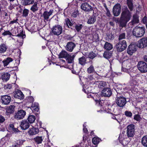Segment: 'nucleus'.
I'll use <instances>...</instances> for the list:
<instances>
[{
	"instance_id": "1",
	"label": "nucleus",
	"mask_w": 147,
	"mask_h": 147,
	"mask_svg": "<svg viewBox=\"0 0 147 147\" xmlns=\"http://www.w3.org/2000/svg\"><path fill=\"white\" fill-rule=\"evenodd\" d=\"M131 17V13L126 7L122 9L121 16L119 20L117 18L116 21L118 22L120 27L121 28L125 27L127 23L130 20Z\"/></svg>"
},
{
	"instance_id": "2",
	"label": "nucleus",
	"mask_w": 147,
	"mask_h": 147,
	"mask_svg": "<svg viewBox=\"0 0 147 147\" xmlns=\"http://www.w3.org/2000/svg\"><path fill=\"white\" fill-rule=\"evenodd\" d=\"M145 32V28L143 27H136L133 31L134 36L136 37H140L143 36Z\"/></svg>"
},
{
	"instance_id": "3",
	"label": "nucleus",
	"mask_w": 147,
	"mask_h": 147,
	"mask_svg": "<svg viewBox=\"0 0 147 147\" xmlns=\"http://www.w3.org/2000/svg\"><path fill=\"white\" fill-rule=\"evenodd\" d=\"M135 126L134 124L128 125L126 127V134L128 138H133L135 134Z\"/></svg>"
},
{
	"instance_id": "4",
	"label": "nucleus",
	"mask_w": 147,
	"mask_h": 147,
	"mask_svg": "<svg viewBox=\"0 0 147 147\" xmlns=\"http://www.w3.org/2000/svg\"><path fill=\"white\" fill-rule=\"evenodd\" d=\"M115 47L118 51L122 52L125 50L127 47L126 42L125 40L119 41L116 44Z\"/></svg>"
},
{
	"instance_id": "5",
	"label": "nucleus",
	"mask_w": 147,
	"mask_h": 147,
	"mask_svg": "<svg viewBox=\"0 0 147 147\" xmlns=\"http://www.w3.org/2000/svg\"><path fill=\"white\" fill-rule=\"evenodd\" d=\"M52 34L56 35L58 36L61 34L63 31L62 26L59 24H56L51 28Z\"/></svg>"
},
{
	"instance_id": "6",
	"label": "nucleus",
	"mask_w": 147,
	"mask_h": 147,
	"mask_svg": "<svg viewBox=\"0 0 147 147\" xmlns=\"http://www.w3.org/2000/svg\"><path fill=\"white\" fill-rule=\"evenodd\" d=\"M115 102L117 105L119 107L123 108L126 103V98L122 96L116 97Z\"/></svg>"
},
{
	"instance_id": "7",
	"label": "nucleus",
	"mask_w": 147,
	"mask_h": 147,
	"mask_svg": "<svg viewBox=\"0 0 147 147\" xmlns=\"http://www.w3.org/2000/svg\"><path fill=\"white\" fill-rule=\"evenodd\" d=\"M139 70L141 73L147 72V64L144 61H139L137 65Z\"/></svg>"
},
{
	"instance_id": "8",
	"label": "nucleus",
	"mask_w": 147,
	"mask_h": 147,
	"mask_svg": "<svg viewBox=\"0 0 147 147\" xmlns=\"http://www.w3.org/2000/svg\"><path fill=\"white\" fill-rule=\"evenodd\" d=\"M121 10V6L120 4L117 3L115 4L113 7V12L115 16H117L120 14Z\"/></svg>"
},
{
	"instance_id": "9",
	"label": "nucleus",
	"mask_w": 147,
	"mask_h": 147,
	"mask_svg": "<svg viewBox=\"0 0 147 147\" xmlns=\"http://www.w3.org/2000/svg\"><path fill=\"white\" fill-rule=\"evenodd\" d=\"M137 47L140 48H144L147 47V38L144 37L138 41Z\"/></svg>"
},
{
	"instance_id": "10",
	"label": "nucleus",
	"mask_w": 147,
	"mask_h": 147,
	"mask_svg": "<svg viewBox=\"0 0 147 147\" xmlns=\"http://www.w3.org/2000/svg\"><path fill=\"white\" fill-rule=\"evenodd\" d=\"M53 11V10H50L49 11H45L40 16V17H42L43 18L44 21L46 22L48 21L49 17L52 14Z\"/></svg>"
},
{
	"instance_id": "11",
	"label": "nucleus",
	"mask_w": 147,
	"mask_h": 147,
	"mask_svg": "<svg viewBox=\"0 0 147 147\" xmlns=\"http://www.w3.org/2000/svg\"><path fill=\"white\" fill-rule=\"evenodd\" d=\"M26 115V112L23 110H20L15 114L14 117L17 119H23Z\"/></svg>"
},
{
	"instance_id": "12",
	"label": "nucleus",
	"mask_w": 147,
	"mask_h": 147,
	"mask_svg": "<svg viewBox=\"0 0 147 147\" xmlns=\"http://www.w3.org/2000/svg\"><path fill=\"white\" fill-rule=\"evenodd\" d=\"M1 103L5 105H8L11 102V97L8 95H5L1 96Z\"/></svg>"
},
{
	"instance_id": "13",
	"label": "nucleus",
	"mask_w": 147,
	"mask_h": 147,
	"mask_svg": "<svg viewBox=\"0 0 147 147\" xmlns=\"http://www.w3.org/2000/svg\"><path fill=\"white\" fill-rule=\"evenodd\" d=\"M137 47L134 44L130 45L127 49V53L130 55H132L136 51Z\"/></svg>"
},
{
	"instance_id": "14",
	"label": "nucleus",
	"mask_w": 147,
	"mask_h": 147,
	"mask_svg": "<svg viewBox=\"0 0 147 147\" xmlns=\"http://www.w3.org/2000/svg\"><path fill=\"white\" fill-rule=\"evenodd\" d=\"M81 7L82 9L86 11H89L92 10V6L86 3H82Z\"/></svg>"
},
{
	"instance_id": "15",
	"label": "nucleus",
	"mask_w": 147,
	"mask_h": 147,
	"mask_svg": "<svg viewBox=\"0 0 147 147\" xmlns=\"http://www.w3.org/2000/svg\"><path fill=\"white\" fill-rule=\"evenodd\" d=\"M76 46L75 44L72 42H69L67 43L65 47V49L67 51L71 52L72 51Z\"/></svg>"
},
{
	"instance_id": "16",
	"label": "nucleus",
	"mask_w": 147,
	"mask_h": 147,
	"mask_svg": "<svg viewBox=\"0 0 147 147\" xmlns=\"http://www.w3.org/2000/svg\"><path fill=\"white\" fill-rule=\"evenodd\" d=\"M20 126L22 130H26L29 128L30 126L29 123L27 120H22L21 122Z\"/></svg>"
},
{
	"instance_id": "17",
	"label": "nucleus",
	"mask_w": 147,
	"mask_h": 147,
	"mask_svg": "<svg viewBox=\"0 0 147 147\" xmlns=\"http://www.w3.org/2000/svg\"><path fill=\"white\" fill-rule=\"evenodd\" d=\"M112 94L111 90L108 88L103 89L102 92V95L106 97L110 96Z\"/></svg>"
},
{
	"instance_id": "18",
	"label": "nucleus",
	"mask_w": 147,
	"mask_h": 147,
	"mask_svg": "<svg viewBox=\"0 0 147 147\" xmlns=\"http://www.w3.org/2000/svg\"><path fill=\"white\" fill-rule=\"evenodd\" d=\"M15 106L13 105H11L7 107L6 108V114L9 115L13 113L15 111Z\"/></svg>"
},
{
	"instance_id": "19",
	"label": "nucleus",
	"mask_w": 147,
	"mask_h": 147,
	"mask_svg": "<svg viewBox=\"0 0 147 147\" xmlns=\"http://www.w3.org/2000/svg\"><path fill=\"white\" fill-rule=\"evenodd\" d=\"M15 98L20 99H22L24 98V95L22 92L20 90H18L16 92L14 96Z\"/></svg>"
},
{
	"instance_id": "20",
	"label": "nucleus",
	"mask_w": 147,
	"mask_h": 147,
	"mask_svg": "<svg viewBox=\"0 0 147 147\" xmlns=\"http://www.w3.org/2000/svg\"><path fill=\"white\" fill-rule=\"evenodd\" d=\"M69 56V54L67 51L65 50H63L59 53V58L66 59Z\"/></svg>"
},
{
	"instance_id": "21",
	"label": "nucleus",
	"mask_w": 147,
	"mask_h": 147,
	"mask_svg": "<svg viewBox=\"0 0 147 147\" xmlns=\"http://www.w3.org/2000/svg\"><path fill=\"white\" fill-rule=\"evenodd\" d=\"M139 22L138 18L136 14H135L133 16L132 20L129 23V24L133 25L134 24L138 23Z\"/></svg>"
},
{
	"instance_id": "22",
	"label": "nucleus",
	"mask_w": 147,
	"mask_h": 147,
	"mask_svg": "<svg viewBox=\"0 0 147 147\" xmlns=\"http://www.w3.org/2000/svg\"><path fill=\"white\" fill-rule=\"evenodd\" d=\"M10 74L8 73H3L2 74L1 79L3 81H7L9 79Z\"/></svg>"
},
{
	"instance_id": "23",
	"label": "nucleus",
	"mask_w": 147,
	"mask_h": 147,
	"mask_svg": "<svg viewBox=\"0 0 147 147\" xmlns=\"http://www.w3.org/2000/svg\"><path fill=\"white\" fill-rule=\"evenodd\" d=\"M96 20V16L95 15H93L89 18L87 23L89 24H93Z\"/></svg>"
},
{
	"instance_id": "24",
	"label": "nucleus",
	"mask_w": 147,
	"mask_h": 147,
	"mask_svg": "<svg viewBox=\"0 0 147 147\" xmlns=\"http://www.w3.org/2000/svg\"><path fill=\"white\" fill-rule=\"evenodd\" d=\"M79 63L84 66L87 63L86 58L84 56H82L79 58Z\"/></svg>"
},
{
	"instance_id": "25",
	"label": "nucleus",
	"mask_w": 147,
	"mask_h": 147,
	"mask_svg": "<svg viewBox=\"0 0 147 147\" xmlns=\"http://www.w3.org/2000/svg\"><path fill=\"white\" fill-rule=\"evenodd\" d=\"M38 132V129L37 128H35L34 127L30 129L28 131L29 134L30 135H35Z\"/></svg>"
},
{
	"instance_id": "26",
	"label": "nucleus",
	"mask_w": 147,
	"mask_h": 147,
	"mask_svg": "<svg viewBox=\"0 0 147 147\" xmlns=\"http://www.w3.org/2000/svg\"><path fill=\"white\" fill-rule=\"evenodd\" d=\"M14 125L13 124H10L8 127L9 131L15 133L18 132L19 131L18 129L16 128H14Z\"/></svg>"
},
{
	"instance_id": "27",
	"label": "nucleus",
	"mask_w": 147,
	"mask_h": 147,
	"mask_svg": "<svg viewBox=\"0 0 147 147\" xmlns=\"http://www.w3.org/2000/svg\"><path fill=\"white\" fill-rule=\"evenodd\" d=\"M13 61V59L10 57H8L2 61L3 65L4 67L7 66L10 62Z\"/></svg>"
},
{
	"instance_id": "28",
	"label": "nucleus",
	"mask_w": 147,
	"mask_h": 147,
	"mask_svg": "<svg viewBox=\"0 0 147 147\" xmlns=\"http://www.w3.org/2000/svg\"><path fill=\"white\" fill-rule=\"evenodd\" d=\"M83 55L86 57H87L88 58L92 59H94L96 56V55L93 51L89 53L88 54H87V53H85L84 54H83Z\"/></svg>"
},
{
	"instance_id": "29",
	"label": "nucleus",
	"mask_w": 147,
	"mask_h": 147,
	"mask_svg": "<svg viewBox=\"0 0 147 147\" xmlns=\"http://www.w3.org/2000/svg\"><path fill=\"white\" fill-rule=\"evenodd\" d=\"M7 49V46L5 44H1L0 45V53H4L6 51Z\"/></svg>"
},
{
	"instance_id": "30",
	"label": "nucleus",
	"mask_w": 147,
	"mask_h": 147,
	"mask_svg": "<svg viewBox=\"0 0 147 147\" xmlns=\"http://www.w3.org/2000/svg\"><path fill=\"white\" fill-rule=\"evenodd\" d=\"M127 4L130 11H132L134 9L133 0H127Z\"/></svg>"
},
{
	"instance_id": "31",
	"label": "nucleus",
	"mask_w": 147,
	"mask_h": 147,
	"mask_svg": "<svg viewBox=\"0 0 147 147\" xmlns=\"http://www.w3.org/2000/svg\"><path fill=\"white\" fill-rule=\"evenodd\" d=\"M31 109L35 112H38L39 110L38 104L37 103L34 102L31 106Z\"/></svg>"
},
{
	"instance_id": "32",
	"label": "nucleus",
	"mask_w": 147,
	"mask_h": 147,
	"mask_svg": "<svg viewBox=\"0 0 147 147\" xmlns=\"http://www.w3.org/2000/svg\"><path fill=\"white\" fill-rule=\"evenodd\" d=\"M35 119V116L32 115H29L27 119L28 120V122L30 123H34Z\"/></svg>"
},
{
	"instance_id": "33",
	"label": "nucleus",
	"mask_w": 147,
	"mask_h": 147,
	"mask_svg": "<svg viewBox=\"0 0 147 147\" xmlns=\"http://www.w3.org/2000/svg\"><path fill=\"white\" fill-rule=\"evenodd\" d=\"M112 54V53L111 51H105L103 56L104 58L108 59L110 57Z\"/></svg>"
},
{
	"instance_id": "34",
	"label": "nucleus",
	"mask_w": 147,
	"mask_h": 147,
	"mask_svg": "<svg viewBox=\"0 0 147 147\" xmlns=\"http://www.w3.org/2000/svg\"><path fill=\"white\" fill-rule=\"evenodd\" d=\"M7 144L5 138H3L0 140V147H5Z\"/></svg>"
},
{
	"instance_id": "35",
	"label": "nucleus",
	"mask_w": 147,
	"mask_h": 147,
	"mask_svg": "<svg viewBox=\"0 0 147 147\" xmlns=\"http://www.w3.org/2000/svg\"><path fill=\"white\" fill-rule=\"evenodd\" d=\"M34 140L38 144H39L42 143L43 139L41 137L37 136L34 138Z\"/></svg>"
},
{
	"instance_id": "36",
	"label": "nucleus",
	"mask_w": 147,
	"mask_h": 147,
	"mask_svg": "<svg viewBox=\"0 0 147 147\" xmlns=\"http://www.w3.org/2000/svg\"><path fill=\"white\" fill-rule=\"evenodd\" d=\"M104 48L107 50H110L112 49L113 46L110 43L107 42H106L104 46Z\"/></svg>"
},
{
	"instance_id": "37",
	"label": "nucleus",
	"mask_w": 147,
	"mask_h": 147,
	"mask_svg": "<svg viewBox=\"0 0 147 147\" xmlns=\"http://www.w3.org/2000/svg\"><path fill=\"white\" fill-rule=\"evenodd\" d=\"M97 84H98L99 88H103L107 85V83L103 81L97 82Z\"/></svg>"
},
{
	"instance_id": "38",
	"label": "nucleus",
	"mask_w": 147,
	"mask_h": 147,
	"mask_svg": "<svg viewBox=\"0 0 147 147\" xmlns=\"http://www.w3.org/2000/svg\"><path fill=\"white\" fill-rule=\"evenodd\" d=\"M87 72L88 74H91L95 72L94 67L92 65H91L87 69Z\"/></svg>"
},
{
	"instance_id": "39",
	"label": "nucleus",
	"mask_w": 147,
	"mask_h": 147,
	"mask_svg": "<svg viewBox=\"0 0 147 147\" xmlns=\"http://www.w3.org/2000/svg\"><path fill=\"white\" fill-rule=\"evenodd\" d=\"M141 142L144 146L147 147V136H144L142 137Z\"/></svg>"
},
{
	"instance_id": "40",
	"label": "nucleus",
	"mask_w": 147,
	"mask_h": 147,
	"mask_svg": "<svg viewBox=\"0 0 147 147\" xmlns=\"http://www.w3.org/2000/svg\"><path fill=\"white\" fill-rule=\"evenodd\" d=\"M125 35L126 33L125 32L120 33L119 35L118 40L122 41L123 40V39L125 38Z\"/></svg>"
},
{
	"instance_id": "41",
	"label": "nucleus",
	"mask_w": 147,
	"mask_h": 147,
	"mask_svg": "<svg viewBox=\"0 0 147 147\" xmlns=\"http://www.w3.org/2000/svg\"><path fill=\"white\" fill-rule=\"evenodd\" d=\"M38 9V7L37 6V4L36 3H35L30 8L31 10L34 12L37 11Z\"/></svg>"
},
{
	"instance_id": "42",
	"label": "nucleus",
	"mask_w": 147,
	"mask_h": 147,
	"mask_svg": "<svg viewBox=\"0 0 147 147\" xmlns=\"http://www.w3.org/2000/svg\"><path fill=\"white\" fill-rule=\"evenodd\" d=\"M65 21L66 25L68 27H69V25L70 26H72L74 23V22H71L68 18H66L65 20Z\"/></svg>"
},
{
	"instance_id": "43",
	"label": "nucleus",
	"mask_w": 147,
	"mask_h": 147,
	"mask_svg": "<svg viewBox=\"0 0 147 147\" xmlns=\"http://www.w3.org/2000/svg\"><path fill=\"white\" fill-rule=\"evenodd\" d=\"M35 0H25L23 2V5H26L33 4Z\"/></svg>"
},
{
	"instance_id": "44",
	"label": "nucleus",
	"mask_w": 147,
	"mask_h": 147,
	"mask_svg": "<svg viewBox=\"0 0 147 147\" xmlns=\"http://www.w3.org/2000/svg\"><path fill=\"white\" fill-rule=\"evenodd\" d=\"M83 25L82 24H78L76 25L75 26V28L78 32H79L83 27Z\"/></svg>"
},
{
	"instance_id": "45",
	"label": "nucleus",
	"mask_w": 147,
	"mask_h": 147,
	"mask_svg": "<svg viewBox=\"0 0 147 147\" xmlns=\"http://www.w3.org/2000/svg\"><path fill=\"white\" fill-rule=\"evenodd\" d=\"M66 59L68 63H73L74 61V59L73 57H71L69 55V56L67 57ZM73 64H72V65H73Z\"/></svg>"
},
{
	"instance_id": "46",
	"label": "nucleus",
	"mask_w": 147,
	"mask_h": 147,
	"mask_svg": "<svg viewBox=\"0 0 147 147\" xmlns=\"http://www.w3.org/2000/svg\"><path fill=\"white\" fill-rule=\"evenodd\" d=\"M100 141V139L98 137H94L92 140V142L95 145L98 144Z\"/></svg>"
},
{
	"instance_id": "47",
	"label": "nucleus",
	"mask_w": 147,
	"mask_h": 147,
	"mask_svg": "<svg viewBox=\"0 0 147 147\" xmlns=\"http://www.w3.org/2000/svg\"><path fill=\"white\" fill-rule=\"evenodd\" d=\"M125 115L128 117H131L132 116V113L130 111H126L125 112Z\"/></svg>"
},
{
	"instance_id": "48",
	"label": "nucleus",
	"mask_w": 147,
	"mask_h": 147,
	"mask_svg": "<svg viewBox=\"0 0 147 147\" xmlns=\"http://www.w3.org/2000/svg\"><path fill=\"white\" fill-rule=\"evenodd\" d=\"M134 119L138 121H139L141 119V118L140 115L137 114L134 116Z\"/></svg>"
},
{
	"instance_id": "49",
	"label": "nucleus",
	"mask_w": 147,
	"mask_h": 147,
	"mask_svg": "<svg viewBox=\"0 0 147 147\" xmlns=\"http://www.w3.org/2000/svg\"><path fill=\"white\" fill-rule=\"evenodd\" d=\"M29 13V10L26 9H24L23 11V16L26 17L27 16Z\"/></svg>"
},
{
	"instance_id": "50",
	"label": "nucleus",
	"mask_w": 147,
	"mask_h": 147,
	"mask_svg": "<svg viewBox=\"0 0 147 147\" xmlns=\"http://www.w3.org/2000/svg\"><path fill=\"white\" fill-rule=\"evenodd\" d=\"M96 102V103H98V105H100L101 106H102L104 105V104H103V103L105 102V101H103V100H95Z\"/></svg>"
},
{
	"instance_id": "51",
	"label": "nucleus",
	"mask_w": 147,
	"mask_h": 147,
	"mask_svg": "<svg viewBox=\"0 0 147 147\" xmlns=\"http://www.w3.org/2000/svg\"><path fill=\"white\" fill-rule=\"evenodd\" d=\"M2 35L3 36H6L7 35H9L11 36L12 35L11 33L9 31V30L5 31L3 33Z\"/></svg>"
},
{
	"instance_id": "52",
	"label": "nucleus",
	"mask_w": 147,
	"mask_h": 147,
	"mask_svg": "<svg viewBox=\"0 0 147 147\" xmlns=\"http://www.w3.org/2000/svg\"><path fill=\"white\" fill-rule=\"evenodd\" d=\"M78 14V10L75 11L72 14L71 16L73 17L76 18Z\"/></svg>"
},
{
	"instance_id": "53",
	"label": "nucleus",
	"mask_w": 147,
	"mask_h": 147,
	"mask_svg": "<svg viewBox=\"0 0 147 147\" xmlns=\"http://www.w3.org/2000/svg\"><path fill=\"white\" fill-rule=\"evenodd\" d=\"M12 88V86L11 84H8L5 85L4 86V88L5 89H11Z\"/></svg>"
},
{
	"instance_id": "54",
	"label": "nucleus",
	"mask_w": 147,
	"mask_h": 147,
	"mask_svg": "<svg viewBox=\"0 0 147 147\" xmlns=\"http://www.w3.org/2000/svg\"><path fill=\"white\" fill-rule=\"evenodd\" d=\"M106 10L107 12L106 13V14L107 16L109 17H111V14L110 12L109 11L108 8L106 7Z\"/></svg>"
},
{
	"instance_id": "55",
	"label": "nucleus",
	"mask_w": 147,
	"mask_h": 147,
	"mask_svg": "<svg viewBox=\"0 0 147 147\" xmlns=\"http://www.w3.org/2000/svg\"><path fill=\"white\" fill-rule=\"evenodd\" d=\"M107 37L108 40H113L114 38V36L111 34L107 35Z\"/></svg>"
},
{
	"instance_id": "56",
	"label": "nucleus",
	"mask_w": 147,
	"mask_h": 147,
	"mask_svg": "<svg viewBox=\"0 0 147 147\" xmlns=\"http://www.w3.org/2000/svg\"><path fill=\"white\" fill-rule=\"evenodd\" d=\"M4 117L1 115H0V123H3L5 121Z\"/></svg>"
},
{
	"instance_id": "57",
	"label": "nucleus",
	"mask_w": 147,
	"mask_h": 147,
	"mask_svg": "<svg viewBox=\"0 0 147 147\" xmlns=\"http://www.w3.org/2000/svg\"><path fill=\"white\" fill-rule=\"evenodd\" d=\"M85 123H84V124L83 125V130L84 132V133H87L88 132V131L87 128H86V126H85Z\"/></svg>"
},
{
	"instance_id": "58",
	"label": "nucleus",
	"mask_w": 147,
	"mask_h": 147,
	"mask_svg": "<svg viewBox=\"0 0 147 147\" xmlns=\"http://www.w3.org/2000/svg\"><path fill=\"white\" fill-rule=\"evenodd\" d=\"M143 22L144 24L147 23V19L146 16H144L143 19Z\"/></svg>"
},
{
	"instance_id": "59",
	"label": "nucleus",
	"mask_w": 147,
	"mask_h": 147,
	"mask_svg": "<svg viewBox=\"0 0 147 147\" xmlns=\"http://www.w3.org/2000/svg\"><path fill=\"white\" fill-rule=\"evenodd\" d=\"M28 100L31 102H32L34 100V99L33 97L30 96L28 98Z\"/></svg>"
},
{
	"instance_id": "60",
	"label": "nucleus",
	"mask_w": 147,
	"mask_h": 147,
	"mask_svg": "<svg viewBox=\"0 0 147 147\" xmlns=\"http://www.w3.org/2000/svg\"><path fill=\"white\" fill-rule=\"evenodd\" d=\"M18 20V19H16V20H14L10 22V24H13L14 23H16L17 22Z\"/></svg>"
},
{
	"instance_id": "61",
	"label": "nucleus",
	"mask_w": 147,
	"mask_h": 147,
	"mask_svg": "<svg viewBox=\"0 0 147 147\" xmlns=\"http://www.w3.org/2000/svg\"><path fill=\"white\" fill-rule=\"evenodd\" d=\"M3 5H7V1L6 0H4L3 1Z\"/></svg>"
},
{
	"instance_id": "62",
	"label": "nucleus",
	"mask_w": 147,
	"mask_h": 147,
	"mask_svg": "<svg viewBox=\"0 0 147 147\" xmlns=\"http://www.w3.org/2000/svg\"><path fill=\"white\" fill-rule=\"evenodd\" d=\"M89 88V87L86 90L85 89H83V90L84 91L85 93H86L87 92L88 93H90V91H88V89Z\"/></svg>"
},
{
	"instance_id": "63",
	"label": "nucleus",
	"mask_w": 147,
	"mask_h": 147,
	"mask_svg": "<svg viewBox=\"0 0 147 147\" xmlns=\"http://www.w3.org/2000/svg\"><path fill=\"white\" fill-rule=\"evenodd\" d=\"M88 79L90 80H92L93 79L92 76L90 75L89 76H88Z\"/></svg>"
},
{
	"instance_id": "64",
	"label": "nucleus",
	"mask_w": 147,
	"mask_h": 147,
	"mask_svg": "<svg viewBox=\"0 0 147 147\" xmlns=\"http://www.w3.org/2000/svg\"><path fill=\"white\" fill-rule=\"evenodd\" d=\"M144 61L147 62V55H145L143 57Z\"/></svg>"
}]
</instances>
